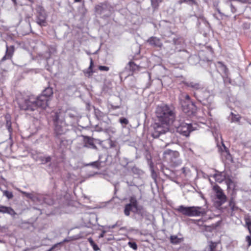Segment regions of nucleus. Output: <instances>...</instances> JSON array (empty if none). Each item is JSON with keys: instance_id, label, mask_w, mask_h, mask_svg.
Instances as JSON below:
<instances>
[{"instance_id": "nucleus-1", "label": "nucleus", "mask_w": 251, "mask_h": 251, "mask_svg": "<svg viewBox=\"0 0 251 251\" xmlns=\"http://www.w3.org/2000/svg\"><path fill=\"white\" fill-rule=\"evenodd\" d=\"M155 114L159 123L154 124L151 135L153 138L164 142V148L175 140V135L169 130V126L175 122V108L172 105L162 104L157 106Z\"/></svg>"}, {"instance_id": "nucleus-2", "label": "nucleus", "mask_w": 251, "mask_h": 251, "mask_svg": "<svg viewBox=\"0 0 251 251\" xmlns=\"http://www.w3.org/2000/svg\"><path fill=\"white\" fill-rule=\"evenodd\" d=\"M53 94L52 88L47 87L41 95L37 97L20 98L18 100V104L21 110L27 111H34L39 108H46L49 105L50 98Z\"/></svg>"}, {"instance_id": "nucleus-3", "label": "nucleus", "mask_w": 251, "mask_h": 251, "mask_svg": "<svg viewBox=\"0 0 251 251\" xmlns=\"http://www.w3.org/2000/svg\"><path fill=\"white\" fill-rule=\"evenodd\" d=\"M51 117L54 126V136L59 138L60 136L65 134L67 131L69 125L66 124L64 118L60 112H52Z\"/></svg>"}, {"instance_id": "nucleus-4", "label": "nucleus", "mask_w": 251, "mask_h": 251, "mask_svg": "<svg viewBox=\"0 0 251 251\" xmlns=\"http://www.w3.org/2000/svg\"><path fill=\"white\" fill-rule=\"evenodd\" d=\"M175 210L188 217L203 216L206 213L205 209L200 206H185L181 205L178 206Z\"/></svg>"}, {"instance_id": "nucleus-5", "label": "nucleus", "mask_w": 251, "mask_h": 251, "mask_svg": "<svg viewBox=\"0 0 251 251\" xmlns=\"http://www.w3.org/2000/svg\"><path fill=\"white\" fill-rule=\"evenodd\" d=\"M163 35L165 39V42L170 44L171 49H168V47L166 46L165 48L168 51H175V46L176 45H179L181 43L180 39L177 37L176 35L169 30H166L163 32Z\"/></svg>"}, {"instance_id": "nucleus-6", "label": "nucleus", "mask_w": 251, "mask_h": 251, "mask_svg": "<svg viewBox=\"0 0 251 251\" xmlns=\"http://www.w3.org/2000/svg\"><path fill=\"white\" fill-rule=\"evenodd\" d=\"M194 96L201 102L204 105L210 103L212 102L213 97L209 91L205 89L198 90L194 93Z\"/></svg>"}, {"instance_id": "nucleus-7", "label": "nucleus", "mask_w": 251, "mask_h": 251, "mask_svg": "<svg viewBox=\"0 0 251 251\" xmlns=\"http://www.w3.org/2000/svg\"><path fill=\"white\" fill-rule=\"evenodd\" d=\"M176 128V132L186 137H188L190 132L194 130L195 128L192 126L191 124L181 123L180 125L176 123V121L172 125Z\"/></svg>"}, {"instance_id": "nucleus-8", "label": "nucleus", "mask_w": 251, "mask_h": 251, "mask_svg": "<svg viewBox=\"0 0 251 251\" xmlns=\"http://www.w3.org/2000/svg\"><path fill=\"white\" fill-rule=\"evenodd\" d=\"M111 6L107 3H101L95 6L96 12L102 18H107L112 13Z\"/></svg>"}, {"instance_id": "nucleus-9", "label": "nucleus", "mask_w": 251, "mask_h": 251, "mask_svg": "<svg viewBox=\"0 0 251 251\" xmlns=\"http://www.w3.org/2000/svg\"><path fill=\"white\" fill-rule=\"evenodd\" d=\"M36 10V23L41 26H46L47 24V15L44 7L41 5H37Z\"/></svg>"}, {"instance_id": "nucleus-10", "label": "nucleus", "mask_w": 251, "mask_h": 251, "mask_svg": "<svg viewBox=\"0 0 251 251\" xmlns=\"http://www.w3.org/2000/svg\"><path fill=\"white\" fill-rule=\"evenodd\" d=\"M181 105L183 111L188 116H194L196 114L197 111V107L194 102L186 103L185 102L183 101Z\"/></svg>"}, {"instance_id": "nucleus-11", "label": "nucleus", "mask_w": 251, "mask_h": 251, "mask_svg": "<svg viewBox=\"0 0 251 251\" xmlns=\"http://www.w3.org/2000/svg\"><path fill=\"white\" fill-rule=\"evenodd\" d=\"M214 190L216 191V199H217L215 202L217 206H220L226 201V197L219 186H215Z\"/></svg>"}, {"instance_id": "nucleus-12", "label": "nucleus", "mask_w": 251, "mask_h": 251, "mask_svg": "<svg viewBox=\"0 0 251 251\" xmlns=\"http://www.w3.org/2000/svg\"><path fill=\"white\" fill-rule=\"evenodd\" d=\"M14 51V46H8L6 45V50L5 55L2 58L1 61L3 62L6 59H10Z\"/></svg>"}, {"instance_id": "nucleus-13", "label": "nucleus", "mask_w": 251, "mask_h": 251, "mask_svg": "<svg viewBox=\"0 0 251 251\" xmlns=\"http://www.w3.org/2000/svg\"><path fill=\"white\" fill-rule=\"evenodd\" d=\"M147 42L151 46L155 47L161 48L162 44L159 38L156 37H151L147 41Z\"/></svg>"}, {"instance_id": "nucleus-14", "label": "nucleus", "mask_w": 251, "mask_h": 251, "mask_svg": "<svg viewBox=\"0 0 251 251\" xmlns=\"http://www.w3.org/2000/svg\"><path fill=\"white\" fill-rule=\"evenodd\" d=\"M101 157L100 156H99V159L98 160L96 161H94L88 164H87L85 165V166H91L95 168H97L98 169H101L102 167L104 166L105 161L106 160V159L103 161L100 160Z\"/></svg>"}, {"instance_id": "nucleus-15", "label": "nucleus", "mask_w": 251, "mask_h": 251, "mask_svg": "<svg viewBox=\"0 0 251 251\" xmlns=\"http://www.w3.org/2000/svg\"><path fill=\"white\" fill-rule=\"evenodd\" d=\"M162 172L169 179L172 180L174 177V172L167 167H163Z\"/></svg>"}, {"instance_id": "nucleus-16", "label": "nucleus", "mask_w": 251, "mask_h": 251, "mask_svg": "<svg viewBox=\"0 0 251 251\" xmlns=\"http://www.w3.org/2000/svg\"><path fill=\"white\" fill-rule=\"evenodd\" d=\"M85 141L86 143L84 145V147H87V148H90L94 149H97V147L95 145L93 142V138L86 136L85 138Z\"/></svg>"}, {"instance_id": "nucleus-17", "label": "nucleus", "mask_w": 251, "mask_h": 251, "mask_svg": "<svg viewBox=\"0 0 251 251\" xmlns=\"http://www.w3.org/2000/svg\"><path fill=\"white\" fill-rule=\"evenodd\" d=\"M213 177L217 182L221 183L226 178V174L224 173H218L214 174Z\"/></svg>"}, {"instance_id": "nucleus-18", "label": "nucleus", "mask_w": 251, "mask_h": 251, "mask_svg": "<svg viewBox=\"0 0 251 251\" xmlns=\"http://www.w3.org/2000/svg\"><path fill=\"white\" fill-rule=\"evenodd\" d=\"M180 104H182L183 101L185 102L186 103L190 102H193L191 100L190 96L185 94H181V96L179 98Z\"/></svg>"}, {"instance_id": "nucleus-19", "label": "nucleus", "mask_w": 251, "mask_h": 251, "mask_svg": "<svg viewBox=\"0 0 251 251\" xmlns=\"http://www.w3.org/2000/svg\"><path fill=\"white\" fill-rule=\"evenodd\" d=\"M184 83L186 86L191 87L194 89L197 90V91L200 90V85L199 83L191 81L184 82Z\"/></svg>"}, {"instance_id": "nucleus-20", "label": "nucleus", "mask_w": 251, "mask_h": 251, "mask_svg": "<svg viewBox=\"0 0 251 251\" xmlns=\"http://www.w3.org/2000/svg\"><path fill=\"white\" fill-rule=\"evenodd\" d=\"M220 244L219 242H213L212 241L208 242V246L209 247V251H214L217 249V247Z\"/></svg>"}, {"instance_id": "nucleus-21", "label": "nucleus", "mask_w": 251, "mask_h": 251, "mask_svg": "<svg viewBox=\"0 0 251 251\" xmlns=\"http://www.w3.org/2000/svg\"><path fill=\"white\" fill-rule=\"evenodd\" d=\"M133 212L142 216H143L145 213L146 212L143 207L141 205H138L137 207L135 208L133 210Z\"/></svg>"}, {"instance_id": "nucleus-22", "label": "nucleus", "mask_w": 251, "mask_h": 251, "mask_svg": "<svg viewBox=\"0 0 251 251\" xmlns=\"http://www.w3.org/2000/svg\"><path fill=\"white\" fill-rule=\"evenodd\" d=\"M39 160L41 162V163L42 164H45L49 162H50L51 161V157L50 156H40L39 157Z\"/></svg>"}, {"instance_id": "nucleus-23", "label": "nucleus", "mask_w": 251, "mask_h": 251, "mask_svg": "<svg viewBox=\"0 0 251 251\" xmlns=\"http://www.w3.org/2000/svg\"><path fill=\"white\" fill-rule=\"evenodd\" d=\"M130 203L128 204L131 205V207L132 208H136L138 206V201L135 197H131L129 199Z\"/></svg>"}, {"instance_id": "nucleus-24", "label": "nucleus", "mask_w": 251, "mask_h": 251, "mask_svg": "<svg viewBox=\"0 0 251 251\" xmlns=\"http://www.w3.org/2000/svg\"><path fill=\"white\" fill-rule=\"evenodd\" d=\"M170 241L174 244H177L181 241V239L176 235H172L170 237Z\"/></svg>"}, {"instance_id": "nucleus-25", "label": "nucleus", "mask_w": 251, "mask_h": 251, "mask_svg": "<svg viewBox=\"0 0 251 251\" xmlns=\"http://www.w3.org/2000/svg\"><path fill=\"white\" fill-rule=\"evenodd\" d=\"M225 179L226 180V183L228 188H230V187L234 186L233 181L229 177V176L226 175V178Z\"/></svg>"}, {"instance_id": "nucleus-26", "label": "nucleus", "mask_w": 251, "mask_h": 251, "mask_svg": "<svg viewBox=\"0 0 251 251\" xmlns=\"http://www.w3.org/2000/svg\"><path fill=\"white\" fill-rule=\"evenodd\" d=\"M217 147H218L219 151H220L222 152L225 151L226 153L229 154L227 148L225 146L223 142H222V146L218 145Z\"/></svg>"}, {"instance_id": "nucleus-27", "label": "nucleus", "mask_w": 251, "mask_h": 251, "mask_svg": "<svg viewBox=\"0 0 251 251\" xmlns=\"http://www.w3.org/2000/svg\"><path fill=\"white\" fill-rule=\"evenodd\" d=\"M229 206L232 211L238 209V207L235 206V202L233 198H231L229 201Z\"/></svg>"}, {"instance_id": "nucleus-28", "label": "nucleus", "mask_w": 251, "mask_h": 251, "mask_svg": "<svg viewBox=\"0 0 251 251\" xmlns=\"http://www.w3.org/2000/svg\"><path fill=\"white\" fill-rule=\"evenodd\" d=\"M129 69L133 72L138 69V66L136 65L133 62L130 61L128 63Z\"/></svg>"}, {"instance_id": "nucleus-29", "label": "nucleus", "mask_w": 251, "mask_h": 251, "mask_svg": "<svg viewBox=\"0 0 251 251\" xmlns=\"http://www.w3.org/2000/svg\"><path fill=\"white\" fill-rule=\"evenodd\" d=\"M63 245V242H60L53 245L51 248L48 249L47 251H52L54 250H61L60 247Z\"/></svg>"}, {"instance_id": "nucleus-30", "label": "nucleus", "mask_w": 251, "mask_h": 251, "mask_svg": "<svg viewBox=\"0 0 251 251\" xmlns=\"http://www.w3.org/2000/svg\"><path fill=\"white\" fill-rule=\"evenodd\" d=\"M132 207H131L130 204H126L125 205V209H124V213L125 214L128 216L130 215V211L132 210Z\"/></svg>"}, {"instance_id": "nucleus-31", "label": "nucleus", "mask_w": 251, "mask_h": 251, "mask_svg": "<svg viewBox=\"0 0 251 251\" xmlns=\"http://www.w3.org/2000/svg\"><path fill=\"white\" fill-rule=\"evenodd\" d=\"M183 2H185L189 4H195L198 5V3L195 0H179L178 3L181 4Z\"/></svg>"}, {"instance_id": "nucleus-32", "label": "nucleus", "mask_w": 251, "mask_h": 251, "mask_svg": "<svg viewBox=\"0 0 251 251\" xmlns=\"http://www.w3.org/2000/svg\"><path fill=\"white\" fill-rule=\"evenodd\" d=\"M93 65H94L93 60L92 58H91L90 66H89V68H88V71H87V73L89 74V76H91L92 75V74L93 73V71L92 69Z\"/></svg>"}, {"instance_id": "nucleus-33", "label": "nucleus", "mask_w": 251, "mask_h": 251, "mask_svg": "<svg viewBox=\"0 0 251 251\" xmlns=\"http://www.w3.org/2000/svg\"><path fill=\"white\" fill-rule=\"evenodd\" d=\"M95 114L98 119H100L104 116V114L99 109H95Z\"/></svg>"}, {"instance_id": "nucleus-34", "label": "nucleus", "mask_w": 251, "mask_h": 251, "mask_svg": "<svg viewBox=\"0 0 251 251\" xmlns=\"http://www.w3.org/2000/svg\"><path fill=\"white\" fill-rule=\"evenodd\" d=\"M119 122L122 124V125L124 126L127 125L129 123L128 120L125 117L120 118L119 119Z\"/></svg>"}, {"instance_id": "nucleus-35", "label": "nucleus", "mask_w": 251, "mask_h": 251, "mask_svg": "<svg viewBox=\"0 0 251 251\" xmlns=\"http://www.w3.org/2000/svg\"><path fill=\"white\" fill-rule=\"evenodd\" d=\"M162 0H151L152 6L154 8H156L158 6V4L162 2Z\"/></svg>"}, {"instance_id": "nucleus-36", "label": "nucleus", "mask_w": 251, "mask_h": 251, "mask_svg": "<svg viewBox=\"0 0 251 251\" xmlns=\"http://www.w3.org/2000/svg\"><path fill=\"white\" fill-rule=\"evenodd\" d=\"M3 194L4 196H5L8 199H11L13 197V195L12 193V192L8 191H5L3 192Z\"/></svg>"}, {"instance_id": "nucleus-37", "label": "nucleus", "mask_w": 251, "mask_h": 251, "mask_svg": "<svg viewBox=\"0 0 251 251\" xmlns=\"http://www.w3.org/2000/svg\"><path fill=\"white\" fill-rule=\"evenodd\" d=\"M219 65H220L219 67L221 68V70L223 71V72L225 74H226V72L227 71V69L226 67L221 62H218Z\"/></svg>"}, {"instance_id": "nucleus-38", "label": "nucleus", "mask_w": 251, "mask_h": 251, "mask_svg": "<svg viewBox=\"0 0 251 251\" xmlns=\"http://www.w3.org/2000/svg\"><path fill=\"white\" fill-rule=\"evenodd\" d=\"M5 213L9 214L11 215H14L16 214L14 210L10 207H6V210Z\"/></svg>"}, {"instance_id": "nucleus-39", "label": "nucleus", "mask_w": 251, "mask_h": 251, "mask_svg": "<svg viewBox=\"0 0 251 251\" xmlns=\"http://www.w3.org/2000/svg\"><path fill=\"white\" fill-rule=\"evenodd\" d=\"M128 245L130 248H131L134 250H136L137 249V246L136 243L133 242H129Z\"/></svg>"}, {"instance_id": "nucleus-40", "label": "nucleus", "mask_w": 251, "mask_h": 251, "mask_svg": "<svg viewBox=\"0 0 251 251\" xmlns=\"http://www.w3.org/2000/svg\"><path fill=\"white\" fill-rule=\"evenodd\" d=\"M231 115L232 116V121L238 122L239 121L240 117L239 115H234L232 113H231Z\"/></svg>"}, {"instance_id": "nucleus-41", "label": "nucleus", "mask_w": 251, "mask_h": 251, "mask_svg": "<svg viewBox=\"0 0 251 251\" xmlns=\"http://www.w3.org/2000/svg\"><path fill=\"white\" fill-rule=\"evenodd\" d=\"M43 201L45 203H46L49 205L53 204V201L51 200H49V198H44Z\"/></svg>"}, {"instance_id": "nucleus-42", "label": "nucleus", "mask_w": 251, "mask_h": 251, "mask_svg": "<svg viewBox=\"0 0 251 251\" xmlns=\"http://www.w3.org/2000/svg\"><path fill=\"white\" fill-rule=\"evenodd\" d=\"M7 128L8 130V131L11 133L12 132V129L11 127V123L10 121H7L6 122V125Z\"/></svg>"}, {"instance_id": "nucleus-43", "label": "nucleus", "mask_w": 251, "mask_h": 251, "mask_svg": "<svg viewBox=\"0 0 251 251\" xmlns=\"http://www.w3.org/2000/svg\"><path fill=\"white\" fill-rule=\"evenodd\" d=\"M99 69L102 71H108L109 70V68L105 66H99Z\"/></svg>"}, {"instance_id": "nucleus-44", "label": "nucleus", "mask_w": 251, "mask_h": 251, "mask_svg": "<svg viewBox=\"0 0 251 251\" xmlns=\"http://www.w3.org/2000/svg\"><path fill=\"white\" fill-rule=\"evenodd\" d=\"M26 198L30 199L31 200H34L35 197L31 193H28L26 192L25 195Z\"/></svg>"}, {"instance_id": "nucleus-45", "label": "nucleus", "mask_w": 251, "mask_h": 251, "mask_svg": "<svg viewBox=\"0 0 251 251\" xmlns=\"http://www.w3.org/2000/svg\"><path fill=\"white\" fill-rule=\"evenodd\" d=\"M110 108L112 109H113V110H115V109L120 108L119 105H114L112 104H110Z\"/></svg>"}, {"instance_id": "nucleus-46", "label": "nucleus", "mask_w": 251, "mask_h": 251, "mask_svg": "<svg viewBox=\"0 0 251 251\" xmlns=\"http://www.w3.org/2000/svg\"><path fill=\"white\" fill-rule=\"evenodd\" d=\"M6 210V207L3 206H0V212L5 213Z\"/></svg>"}, {"instance_id": "nucleus-47", "label": "nucleus", "mask_w": 251, "mask_h": 251, "mask_svg": "<svg viewBox=\"0 0 251 251\" xmlns=\"http://www.w3.org/2000/svg\"><path fill=\"white\" fill-rule=\"evenodd\" d=\"M195 16L198 18V19H201L202 21H206L205 18H204L203 15L200 14L199 16L195 15Z\"/></svg>"}, {"instance_id": "nucleus-48", "label": "nucleus", "mask_w": 251, "mask_h": 251, "mask_svg": "<svg viewBox=\"0 0 251 251\" xmlns=\"http://www.w3.org/2000/svg\"><path fill=\"white\" fill-rule=\"evenodd\" d=\"M246 224L247 225L249 231L251 234V222H246Z\"/></svg>"}, {"instance_id": "nucleus-49", "label": "nucleus", "mask_w": 251, "mask_h": 251, "mask_svg": "<svg viewBox=\"0 0 251 251\" xmlns=\"http://www.w3.org/2000/svg\"><path fill=\"white\" fill-rule=\"evenodd\" d=\"M246 239L248 242L249 246H250L251 245V238L250 236H248L246 237Z\"/></svg>"}, {"instance_id": "nucleus-50", "label": "nucleus", "mask_w": 251, "mask_h": 251, "mask_svg": "<svg viewBox=\"0 0 251 251\" xmlns=\"http://www.w3.org/2000/svg\"><path fill=\"white\" fill-rule=\"evenodd\" d=\"M173 152V151L170 150H166V151H165L164 152V154H170L171 153H172Z\"/></svg>"}, {"instance_id": "nucleus-51", "label": "nucleus", "mask_w": 251, "mask_h": 251, "mask_svg": "<svg viewBox=\"0 0 251 251\" xmlns=\"http://www.w3.org/2000/svg\"><path fill=\"white\" fill-rule=\"evenodd\" d=\"M126 183H127V185L129 186H132L134 185V184L133 182H132V181H130V182L126 181Z\"/></svg>"}, {"instance_id": "nucleus-52", "label": "nucleus", "mask_w": 251, "mask_h": 251, "mask_svg": "<svg viewBox=\"0 0 251 251\" xmlns=\"http://www.w3.org/2000/svg\"><path fill=\"white\" fill-rule=\"evenodd\" d=\"M117 224L116 223V224H115L114 225H113L112 226H107V228H109V229L114 228L117 226Z\"/></svg>"}, {"instance_id": "nucleus-53", "label": "nucleus", "mask_w": 251, "mask_h": 251, "mask_svg": "<svg viewBox=\"0 0 251 251\" xmlns=\"http://www.w3.org/2000/svg\"><path fill=\"white\" fill-rule=\"evenodd\" d=\"M106 231L105 230H103L102 231V233L99 235L100 238H102L104 236V234L105 233Z\"/></svg>"}, {"instance_id": "nucleus-54", "label": "nucleus", "mask_w": 251, "mask_h": 251, "mask_svg": "<svg viewBox=\"0 0 251 251\" xmlns=\"http://www.w3.org/2000/svg\"><path fill=\"white\" fill-rule=\"evenodd\" d=\"M156 176V174L154 173V171L152 170V178H154V179H155Z\"/></svg>"}, {"instance_id": "nucleus-55", "label": "nucleus", "mask_w": 251, "mask_h": 251, "mask_svg": "<svg viewBox=\"0 0 251 251\" xmlns=\"http://www.w3.org/2000/svg\"><path fill=\"white\" fill-rule=\"evenodd\" d=\"M93 249H94V250L95 251H98V250H99V248H98V246H97V245H94L93 246Z\"/></svg>"}, {"instance_id": "nucleus-56", "label": "nucleus", "mask_w": 251, "mask_h": 251, "mask_svg": "<svg viewBox=\"0 0 251 251\" xmlns=\"http://www.w3.org/2000/svg\"><path fill=\"white\" fill-rule=\"evenodd\" d=\"M205 229L207 231H210L211 229V227L209 226H205Z\"/></svg>"}, {"instance_id": "nucleus-57", "label": "nucleus", "mask_w": 251, "mask_h": 251, "mask_svg": "<svg viewBox=\"0 0 251 251\" xmlns=\"http://www.w3.org/2000/svg\"><path fill=\"white\" fill-rule=\"evenodd\" d=\"M217 10L218 12L219 13V14H220L221 16H223V15H224L223 13H222L221 12V11L220 10V9H219L217 8Z\"/></svg>"}, {"instance_id": "nucleus-58", "label": "nucleus", "mask_w": 251, "mask_h": 251, "mask_svg": "<svg viewBox=\"0 0 251 251\" xmlns=\"http://www.w3.org/2000/svg\"><path fill=\"white\" fill-rule=\"evenodd\" d=\"M12 1V2H13L14 3V5L15 6H16L17 5V0H11Z\"/></svg>"}, {"instance_id": "nucleus-59", "label": "nucleus", "mask_w": 251, "mask_h": 251, "mask_svg": "<svg viewBox=\"0 0 251 251\" xmlns=\"http://www.w3.org/2000/svg\"><path fill=\"white\" fill-rule=\"evenodd\" d=\"M207 50L210 52L211 53H213V50L211 48H207Z\"/></svg>"}, {"instance_id": "nucleus-60", "label": "nucleus", "mask_w": 251, "mask_h": 251, "mask_svg": "<svg viewBox=\"0 0 251 251\" xmlns=\"http://www.w3.org/2000/svg\"><path fill=\"white\" fill-rule=\"evenodd\" d=\"M182 172H183V174H186V170H185V169L184 168H183L182 169Z\"/></svg>"}, {"instance_id": "nucleus-61", "label": "nucleus", "mask_w": 251, "mask_h": 251, "mask_svg": "<svg viewBox=\"0 0 251 251\" xmlns=\"http://www.w3.org/2000/svg\"><path fill=\"white\" fill-rule=\"evenodd\" d=\"M20 192L23 194V195H25V193H26V192H25V191H20Z\"/></svg>"}, {"instance_id": "nucleus-62", "label": "nucleus", "mask_w": 251, "mask_h": 251, "mask_svg": "<svg viewBox=\"0 0 251 251\" xmlns=\"http://www.w3.org/2000/svg\"><path fill=\"white\" fill-rule=\"evenodd\" d=\"M98 173H96L95 174H93V175H89L88 177H91V176H94V175L95 174H98Z\"/></svg>"}, {"instance_id": "nucleus-63", "label": "nucleus", "mask_w": 251, "mask_h": 251, "mask_svg": "<svg viewBox=\"0 0 251 251\" xmlns=\"http://www.w3.org/2000/svg\"><path fill=\"white\" fill-rule=\"evenodd\" d=\"M81 1V0H74V1L76 2H80Z\"/></svg>"}, {"instance_id": "nucleus-64", "label": "nucleus", "mask_w": 251, "mask_h": 251, "mask_svg": "<svg viewBox=\"0 0 251 251\" xmlns=\"http://www.w3.org/2000/svg\"><path fill=\"white\" fill-rule=\"evenodd\" d=\"M69 115L70 117H74V115L72 114H69Z\"/></svg>"}]
</instances>
